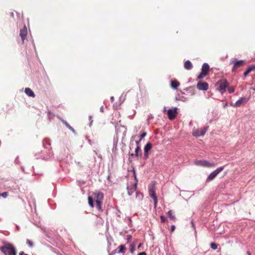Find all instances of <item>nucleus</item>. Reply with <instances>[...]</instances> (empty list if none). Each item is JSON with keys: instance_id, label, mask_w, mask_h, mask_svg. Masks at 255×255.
Masks as SVG:
<instances>
[{"instance_id": "4c0bfd02", "label": "nucleus", "mask_w": 255, "mask_h": 255, "mask_svg": "<svg viewBox=\"0 0 255 255\" xmlns=\"http://www.w3.org/2000/svg\"><path fill=\"white\" fill-rule=\"evenodd\" d=\"M131 236L130 235H128V241L130 240V238H131Z\"/></svg>"}, {"instance_id": "c9c22d12", "label": "nucleus", "mask_w": 255, "mask_h": 255, "mask_svg": "<svg viewBox=\"0 0 255 255\" xmlns=\"http://www.w3.org/2000/svg\"><path fill=\"white\" fill-rule=\"evenodd\" d=\"M191 224H192V227H193L194 229H195V225H194V223L193 221H192V222H191Z\"/></svg>"}, {"instance_id": "58836bf2", "label": "nucleus", "mask_w": 255, "mask_h": 255, "mask_svg": "<svg viewBox=\"0 0 255 255\" xmlns=\"http://www.w3.org/2000/svg\"><path fill=\"white\" fill-rule=\"evenodd\" d=\"M141 246V244L140 243L138 245V248H139Z\"/></svg>"}, {"instance_id": "f257e3e1", "label": "nucleus", "mask_w": 255, "mask_h": 255, "mask_svg": "<svg viewBox=\"0 0 255 255\" xmlns=\"http://www.w3.org/2000/svg\"><path fill=\"white\" fill-rule=\"evenodd\" d=\"M0 249L5 255H16V254L15 248L11 244L6 243Z\"/></svg>"}, {"instance_id": "473e14b6", "label": "nucleus", "mask_w": 255, "mask_h": 255, "mask_svg": "<svg viewBox=\"0 0 255 255\" xmlns=\"http://www.w3.org/2000/svg\"><path fill=\"white\" fill-rule=\"evenodd\" d=\"M175 229V226L174 225H172L171 227L170 232L173 233Z\"/></svg>"}, {"instance_id": "9d476101", "label": "nucleus", "mask_w": 255, "mask_h": 255, "mask_svg": "<svg viewBox=\"0 0 255 255\" xmlns=\"http://www.w3.org/2000/svg\"><path fill=\"white\" fill-rule=\"evenodd\" d=\"M197 88L200 91H206L209 88V85L207 82L199 81L197 84Z\"/></svg>"}, {"instance_id": "c756f323", "label": "nucleus", "mask_w": 255, "mask_h": 255, "mask_svg": "<svg viewBox=\"0 0 255 255\" xmlns=\"http://www.w3.org/2000/svg\"><path fill=\"white\" fill-rule=\"evenodd\" d=\"M63 123H64L66 125V126L69 128L70 129L72 130H73L74 129L66 122H63Z\"/></svg>"}, {"instance_id": "6ab92c4d", "label": "nucleus", "mask_w": 255, "mask_h": 255, "mask_svg": "<svg viewBox=\"0 0 255 255\" xmlns=\"http://www.w3.org/2000/svg\"><path fill=\"white\" fill-rule=\"evenodd\" d=\"M139 141H135V143H136V147L135 149V155L136 156H138L139 155V154H138V151H139L140 148V147L139 146Z\"/></svg>"}, {"instance_id": "a878e982", "label": "nucleus", "mask_w": 255, "mask_h": 255, "mask_svg": "<svg viewBox=\"0 0 255 255\" xmlns=\"http://www.w3.org/2000/svg\"><path fill=\"white\" fill-rule=\"evenodd\" d=\"M210 247L212 249L215 250L218 248V245L215 243H212L210 244Z\"/></svg>"}, {"instance_id": "423d86ee", "label": "nucleus", "mask_w": 255, "mask_h": 255, "mask_svg": "<svg viewBox=\"0 0 255 255\" xmlns=\"http://www.w3.org/2000/svg\"><path fill=\"white\" fill-rule=\"evenodd\" d=\"M209 128V126H205L203 128H201L200 129L198 128H194L192 132V135L196 137H199V136H203L205 135V133L207 131L208 129Z\"/></svg>"}, {"instance_id": "a19ab883", "label": "nucleus", "mask_w": 255, "mask_h": 255, "mask_svg": "<svg viewBox=\"0 0 255 255\" xmlns=\"http://www.w3.org/2000/svg\"><path fill=\"white\" fill-rule=\"evenodd\" d=\"M131 142H132V139H131V140H130V143H131Z\"/></svg>"}, {"instance_id": "aec40b11", "label": "nucleus", "mask_w": 255, "mask_h": 255, "mask_svg": "<svg viewBox=\"0 0 255 255\" xmlns=\"http://www.w3.org/2000/svg\"><path fill=\"white\" fill-rule=\"evenodd\" d=\"M152 144L150 142H148L144 147V151L148 152L152 148Z\"/></svg>"}, {"instance_id": "c85d7f7f", "label": "nucleus", "mask_w": 255, "mask_h": 255, "mask_svg": "<svg viewBox=\"0 0 255 255\" xmlns=\"http://www.w3.org/2000/svg\"><path fill=\"white\" fill-rule=\"evenodd\" d=\"M8 194V192H3V193H2L0 194V196H2V197H3V198H6V197H7Z\"/></svg>"}, {"instance_id": "f3484780", "label": "nucleus", "mask_w": 255, "mask_h": 255, "mask_svg": "<svg viewBox=\"0 0 255 255\" xmlns=\"http://www.w3.org/2000/svg\"><path fill=\"white\" fill-rule=\"evenodd\" d=\"M180 85L179 82L176 80H173L171 82V87L173 89H177Z\"/></svg>"}, {"instance_id": "f03ea898", "label": "nucleus", "mask_w": 255, "mask_h": 255, "mask_svg": "<svg viewBox=\"0 0 255 255\" xmlns=\"http://www.w3.org/2000/svg\"><path fill=\"white\" fill-rule=\"evenodd\" d=\"M230 64L233 65L232 69V72H235L238 71V69L243 67L245 65V61L243 60L234 59L230 62Z\"/></svg>"}, {"instance_id": "ddd939ff", "label": "nucleus", "mask_w": 255, "mask_h": 255, "mask_svg": "<svg viewBox=\"0 0 255 255\" xmlns=\"http://www.w3.org/2000/svg\"><path fill=\"white\" fill-rule=\"evenodd\" d=\"M27 35V30L25 25L24 26L23 28L20 29L19 35L21 38L22 43H24V40L26 38Z\"/></svg>"}, {"instance_id": "dca6fc26", "label": "nucleus", "mask_w": 255, "mask_h": 255, "mask_svg": "<svg viewBox=\"0 0 255 255\" xmlns=\"http://www.w3.org/2000/svg\"><path fill=\"white\" fill-rule=\"evenodd\" d=\"M184 67L185 69L188 70H191L193 68L192 64L189 60L185 62Z\"/></svg>"}, {"instance_id": "72a5a7b5", "label": "nucleus", "mask_w": 255, "mask_h": 255, "mask_svg": "<svg viewBox=\"0 0 255 255\" xmlns=\"http://www.w3.org/2000/svg\"><path fill=\"white\" fill-rule=\"evenodd\" d=\"M19 255H28L25 254L23 252H21L19 253Z\"/></svg>"}, {"instance_id": "b1692460", "label": "nucleus", "mask_w": 255, "mask_h": 255, "mask_svg": "<svg viewBox=\"0 0 255 255\" xmlns=\"http://www.w3.org/2000/svg\"><path fill=\"white\" fill-rule=\"evenodd\" d=\"M26 244L30 248H33V246H34V244H33V242H32V241L30 240H29V239H27L26 240Z\"/></svg>"}, {"instance_id": "39448f33", "label": "nucleus", "mask_w": 255, "mask_h": 255, "mask_svg": "<svg viewBox=\"0 0 255 255\" xmlns=\"http://www.w3.org/2000/svg\"><path fill=\"white\" fill-rule=\"evenodd\" d=\"M209 70V66L208 64L207 63H204L202 66L201 72L197 76L196 81H199L207 76L208 74Z\"/></svg>"}, {"instance_id": "6e6552de", "label": "nucleus", "mask_w": 255, "mask_h": 255, "mask_svg": "<svg viewBox=\"0 0 255 255\" xmlns=\"http://www.w3.org/2000/svg\"><path fill=\"white\" fill-rule=\"evenodd\" d=\"M148 191L149 195L151 198L153 199L154 208H156L157 206L158 200L157 197L155 194V186L153 185L152 187L149 188Z\"/></svg>"}, {"instance_id": "79ce46f5", "label": "nucleus", "mask_w": 255, "mask_h": 255, "mask_svg": "<svg viewBox=\"0 0 255 255\" xmlns=\"http://www.w3.org/2000/svg\"><path fill=\"white\" fill-rule=\"evenodd\" d=\"M254 66L255 67V65H254Z\"/></svg>"}, {"instance_id": "2f4dec72", "label": "nucleus", "mask_w": 255, "mask_h": 255, "mask_svg": "<svg viewBox=\"0 0 255 255\" xmlns=\"http://www.w3.org/2000/svg\"><path fill=\"white\" fill-rule=\"evenodd\" d=\"M146 135V132H143L142 133L141 135H140V138L139 139V140L138 141H139V142L140 141V140L142 139V138H143Z\"/></svg>"}, {"instance_id": "e433bc0d", "label": "nucleus", "mask_w": 255, "mask_h": 255, "mask_svg": "<svg viewBox=\"0 0 255 255\" xmlns=\"http://www.w3.org/2000/svg\"><path fill=\"white\" fill-rule=\"evenodd\" d=\"M111 102H114V97H111Z\"/></svg>"}, {"instance_id": "393cba45", "label": "nucleus", "mask_w": 255, "mask_h": 255, "mask_svg": "<svg viewBox=\"0 0 255 255\" xmlns=\"http://www.w3.org/2000/svg\"><path fill=\"white\" fill-rule=\"evenodd\" d=\"M135 243H133L130 245V252L133 253L135 250Z\"/></svg>"}, {"instance_id": "1a4fd4ad", "label": "nucleus", "mask_w": 255, "mask_h": 255, "mask_svg": "<svg viewBox=\"0 0 255 255\" xmlns=\"http://www.w3.org/2000/svg\"><path fill=\"white\" fill-rule=\"evenodd\" d=\"M195 164L197 165H200L206 167H215L216 164L214 163H210L207 160H197L195 161Z\"/></svg>"}, {"instance_id": "ea45409f", "label": "nucleus", "mask_w": 255, "mask_h": 255, "mask_svg": "<svg viewBox=\"0 0 255 255\" xmlns=\"http://www.w3.org/2000/svg\"><path fill=\"white\" fill-rule=\"evenodd\" d=\"M248 254L249 255H251L250 253V252H248Z\"/></svg>"}, {"instance_id": "4be33fe9", "label": "nucleus", "mask_w": 255, "mask_h": 255, "mask_svg": "<svg viewBox=\"0 0 255 255\" xmlns=\"http://www.w3.org/2000/svg\"><path fill=\"white\" fill-rule=\"evenodd\" d=\"M125 249V247L124 245H121L115 250V253H123Z\"/></svg>"}, {"instance_id": "20e7f679", "label": "nucleus", "mask_w": 255, "mask_h": 255, "mask_svg": "<svg viewBox=\"0 0 255 255\" xmlns=\"http://www.w3.org/2000/svg\"><path fill=\"white\" fill-rule=\"evenodd\" d=\"M94 198L96 201V208L99 211H102V204L104 198V195L101 192L94 193Z\"/></svg>"}, {"instance_id": "0eeeda50", "label": "nucleus", "mask_w": 255, "mask_h": 255, "mask_svg": "<svg viewBox=\"0 0 255 255\" xmlns=\"http://www.w3.org/2000/svg\"><path fill=\"white\" fill-rule=\"evenodd\" d=\"M224 168V166L220 167L217 168L215 170H214L212 172H211L209 174V175L208 176V177L206 179V181L210 182V181L213 180L220 172H221L223 170Z\"/></svg>"}, {"instance_id": "4468645a", "label": "nucleus", "mask_w": 255, "mask_h": 255, "mask_svg": "<svg viewBox=\"0 0 255 255\" xmlns=\"http://www.w3.org/2000/svg\"><path fill=\"white\" fill-rule=\"evenodd\" d=\"M24 92H25V94L29 97L34 98L35 96V95L34 93V92L29 88H25Z\"/></svg>"}, {"instance_id": "412c9836", "label": "nucleus", "mask_w": 255, "mask_h": 255, "mask_svg": "<svg viewBox=\"0 0 255 255\" xmlns=\"http://www.w3.org/2000/svg\"><path fill=\"white\" fill-rule=\"evenodd\" d=\"M132 171L133 172V176L134 177V179L135 180V182L134 184V187H133V190H136V188H137V178H136V174H135V171L134 170V169H133L132 170Z\"/></svg>"}, {"instance_id": "f8f14e48", "label": "nucleus", "mask_w": 255, "mask_h": 255, "mask_svg": "<svg viewBox=\"0 0 255 255\" xmlns=\"http://www.w3.org/2000/svg\"><path fill=\"white\" fill-rule=\"evenodd\" d=\"M168 117L169 120H172L175 118L177 116V108L169 109L167 111Z\"/></svg>"}, {"instance_id": "5701e85b", "label": "nucleus", "mask_w": 255, "mask_h": 255, "mask_svg": "<svg viewBox=\"0 0 255 255\" xmlns=\"http://www.w3.org/2000/svg\"><path fill=\"white\" fill-rule=\"evenodd\" d=\"M88 203L91 207H94V199L92 197H88Z\"/></svg>"}, {"instance_id": "7c9ffc66", "label": "nucleus", "mask_w": 255, "mask_h": 255, "mask_svg": "<svg viewBox=\"0 0 255 255\" xmlns=\"http://www.w3.org/2000/svg\"><path fill=\"white\" fill-rule=\"evenodd\" d=\"M143 158L144 159H147L148 158V152L144 151Z\"/></svg>"}, {"instance_id": "f704fd0d", "label": "nucleus", "mask_w": 255, "mask_h": 255, "mask_svg": "<svg viewBox=\"0 0 255 255\" xmlns=\"http://www.w3.org/2000/svg\"><path fill=\"white\" fill-rule=\"evenodd\" d=\"M138 255H146V254L145 252H142L140 253H139Z\"/></svg>"}, {"instance_id": "2eb2a0df", "label": "nucleus", "mask_w": 255, "mask_h": 255, "mask_svg": "<svg viewBox=\"0 0 255 255\" xmlns=\"http://www.w3.org/2000/svg\"><path fill=\"white\" fill-rule=\"evenodd\" d=\"M255 70V67L254 65H251L248 67L246 71L244 73V76L246 77L251 71Z\"/></svg>"}, {"instance_id": "bb28decb", "label": "nucleus", "mask_w": 255, "mask_h": 255, "mask_svg": "<svg viewBox=\"0 0 255 255\" xmlns=\"http://www.w3.org/2000/svg\"><path fill=\"white\" fill-rule=\"evenodd\" d=\"M229 93H233L235 92V88L234 87H230L228 89Z\"/></svg>"}, {"instance_id": "7ed1b4c3", "label": "nucleus", "mask_w": 255, "mask_h": 255, "mask_svg": "<svg viewBox=\"0 0 255 255\" xmlns=\"http://www.w3.org/2000/svg\"><path fill=\"white\" fill-rule=\"evenodd\" d=\"M216 86H218L217 90L221 94H223L226 92V88L229 86V83L226 79H222L218 81Z\"/></svg>"}, {"instance_id": "9b49d317", "label": "nucleus", "mask_w": 255, "mask_h": 255, "mask_svg": "<svg viewBox=\"0 0 255 255\" xmlns=\"http://www.w3.org/2000/svg\"><path fill=\"white\" fill-rule=\"evenodd\" d=\"M249 99L243 97H241L240 99H239L236 103L234 104H231V106L234 107H239L241 105H242L244 103H246L248 102Z\"/></svg>"}, {"instance_id": "a211bd4d", "label": "nucleus", "mask_w": 255, "mask_h": 255, "mask_svg": "<svg viewBox=\"0 0 255 255\" xmlns=\"http://www.w3.org/2000/svg\"><path fill=\"white\" fill-rule=\"evenodd\" d=\"M167 215L168 216V217L172 221H175L176 220V218L175 216V215H173V212L172 210H169L168 212H167Z\"/></svg>"}, {"instance_id": "cd10ccee", "label": "nucleus", "mask_w": 255, "mask_h": 255, "mask_svg": "<svg viewBox=\"0 0 255 255\" xmlns=\"http://www.w3.org/2000/svg\"><path fill=\"white\" fill-rule=\"evenodd\" d=\"M160 218L161 219V223H165L167 221V220L166 219V218L163 216H160Z\"/></svg>"}]
</instances>
